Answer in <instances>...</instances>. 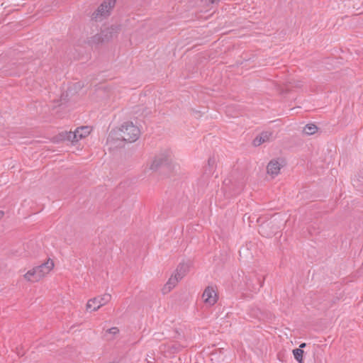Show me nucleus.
<instances>
[{
  "label": "nucleus",
  "mask_w": 363,
  "mask_h": 363,
  "mask_svg": "<svg viewBox=\"0 0 363 363\" xmlns=\"http://www.w3.org/2000/svg\"><path fill=\"white\" fill-rule=\"evenodd\" d=\"M203 301L209 306L214 305L217 301V294L212 286H208L203 293Z\"/></svg>",
  "instance_id": "obj_6"
},
{
  "label": "nucleus",
  "mask_w": 363,
  "mask_h": 363,
  "mask_svg": "<svg viewBox=\"0 0 363 363\" xmlns=\"http://www.w3.org/2000/svg\"><path fill=\"white\" fill-rule=\"evenodd\" d=\"M281 167L282 165L277 160H272L268 163L267 167V173L272 177H274L279 174Z\"/></svg>",
  "instance_id": "obj_10"
},
{
  "label": "nucleus",
  "mask_w": 363,
  "mask_h": 363,
  "mask_svg": "<svg viewBox=\"0 0 363 363\" xmlns=\"http://www.w3.org/2000/svg\"><path fill=\"white\" fill-rule=\"evenodd\" d=\"M293 354H294V358L299 363H301L302 362V359H303V351L300 348H297V349H295L293 350Z\"/></svg>",
  "instance_id": "obj_16"
},
{
  "label": "nucleus",
  "mask_w": 363,
  "mask_h": 363,
  "mask_svg": "<svg viewBox=\"0 0 363 363\" xmlns=\"http://www.w3.org/2000/svg\"><path fill=\"white\" fill-rule=\"evenodd\" d=\"M181 279H179L177 275H172L164 286L162 291L164 294L169 292L180 281Z\"/></svg>",
  "instance_id": "obj_11"
},
{
  "label": "nucleus",
  "mask_w": 363,
  "mask_h": 363,
  "mask_svg": "<svg viewBox=\"0 0 363 363\" xmlns=\"http://www.w3.org/2000/svg\"><path fill=\"white\" fill-rule=\"evenodd\" d=\"M105 42L101 32L88 38V43L91 46L96 45Z\"/></svg>",
  "instance_id": "obj_14"
},
{
  "label": "nucleus",
  "mask_w": 363,
  "mask_h": 363,
  "mask_svg": "<svg viewBox=\"0 0 363 363\" xmlns=\"http://www.w3.org/2000/svg\"><path fill=\"white\" fill-rule=\"evenodd\" d=\"M4 213L2 211H0V220L3 218Z\"/></svg>",
  "instance_id": "obj_20"
},
{
  "label": "nucleus",
  "mask_w": 363,
  "mask_h": 363,
  "mask_svg": "<svg viewBox=\"0 0 363 363\" xmlns=\"http://www.w3.org/2000/svg\"><path fill=\"white\" fill-rule=\"evenodd\" d=\"M189 265L186 263H180L177 267L175 272V275L177 276L179 279H182L189 272Z\"/></svg>",
  "instance_id": "obj_12"
},
{
  "label": "nucleus",
  "mask_w": 363,
  "mask_h": 363,
  "mask_svg": "<svg viewBox=\"0 0 363 363\" xmlns=\"http://www.w3.org/2000/svg\"><path fill=\"white\" fill-rule=\"evenodd\" d=\"M318 130V128L314 124H308L303 128V133L306 135H313Z\"/></svg>",
  "instance_id": "obj_15"
},
{
  "label": "nucleus",
  "mask_w": 363,
  "mask_h": 363,
  "mask_svg": "<svg viewBox=\"0 0 363 363\" xmlns=\"http://www.w3.org/2000/svg\"><path fill=\"white\" fill-rule=\"evenodd\" d=\"M113 140H114L113 134V133H110L108 137L107 141L109 143H112Z\"/></svg>",
  "instance_id": "obj_18"
},
{
  "label": "nucleus",
  "mask_w": 363,
  "mask_h": 363,
  "mask_svg": "<svg viewBox=\"0 0 363 363\" xmlns=\"http://www.w3.org/2000/svg\"><path fill=\"white\" fill-rule=\"evenodd\" d=\"M108 332L111 334L116 335L119 333V330L117 327H113L108 330Z\"/></svg>",
  "instance_id": "obj_17"
},
{
  "label": "nucleus",
  "mask_w": 363,
  "mask_h": 363,
  "mask_svg": "<svg viewBox=\"0 0 363 363\" xmlns=\"http://www.w3.org/2000/svg\"><path fill=\"white\" fill-rule=\"evenodd\" d=\"M121 30L120 26L113 25L101 30L104 42L111 40L116 37Z\"/></svg>",
  "instance_id": "obj_7"
},
{
  "label": "nucleus",
  "mask_w": 363,
  "mask_h": 363,
  "mask_svg": "<svg viewBox=\"0 0 363 363\" xmlns=\"http://www.w3.org/2000/svg\"><path fill=\"white\" fill-rule=\"evenodd\" d=\"M54 262L52 259H48L45 263L35 267L37 274L40 276V279H43L53 269Z\"/></svg>",
  "instance_id": "obj_8"
},
{
  "label": "nucleus",
  "mask_w": 363,
  "mask_h": 363,
  "mask_svg": "<svg viewBox=\"0 0 363 363\" xmlns=\"http://www.w3.org/2000/svg\"><path fill=\"white\" fill-rule=\"evenodd\" d=\"M111 299V296L109 294H105L101 296L91 298L86 303V311H96L101 306L108 303Z\"/></svg>",
  "instance_id": "obj_5"
},
{
  "label": "nucleus",
  "mask_w": 363,
  "mask_h": 363,
  "mask_svg": "<svg viewBox=\"0 0 363 363\" xmlns=\"http://www.w3.org/2000/svg\"><path fill=\"white\" fill-rule=\"evenodd\" d=\"M116 0H104L98 9L92 13L91 18L95 21H101L108 16L111 11L115 6Z\"/></svg>",
  "instance_id": "obj_3"
},
{
  "label": "nucleus",
  "mask_w": 363,
  "mask_h": 363,
  "mask_svg": "<svg viewBox=\"0 0 363 363\" xmlns=\"http://www.w3.org/2000/svg\"><path fill=\"white\" fill-rule=\"evenodd\" d=\"M263 285V281H260L259 287H262Z\"/></svg>",
  "instance_id": "obj_22"
},
{
  "label": "nucleus",
  "mask_w": 363,
  "mask_h": 363,
  "mask_svg": "<svg viewBox=\"0 0 363 363\" xmlns=\"http://www.w3.org/2000/svg\"><path fill=\"white\" fill-rule=\"evenodd\" d=\"M162 167L169 170L174 168L172 152L168 149L157 155L150 166V169L155 171Z\"/></svg>",
  "instance_id": "obj_1"
},
{
  "label": "nucleus",
  "mask_w": 363,
  "mask_h": 363,
  "mask_svg": "<svg viewBox=\"0 0 363 363\" xmlns=\"http://www.w3.org/2000/svg\"><path fill=\"white\" fill-rule=\"evenodd\" d=\"M140 129L133 122H125L118 130V135L122 141L133 143L139 138Z\"/></svg>",
  "instance_id": "obj_2"
},
{
  "label": "nucleus",
  "mask_w": 363,
  "mask_h": 363,
  "mask_svg": "<svg viewBox=\"0 0 363 363\" xmlns=\"http://www.w3.org/2000/svg\"><path fill=\"white\" fill-rule=\"evenodd\" d=\"M206 1L208 4H215V3L218 2L219 0H206Z\"/></svg>",
  "instance_id": "obj_19"
},
{
  "label": "nucleus",
  "mask_w": 363,
  "mask_h": 363,
  "mask_svg": "<svg viewBox=\"0 0 363 363\" xmlns=\"http://www.w3.org/2000/svg\"><path fill=\"white\" fill-rule=\"evenodd\" d=\"M306 347V343H301L299 346V348L301 349L303 347Z\"/></svg>",
  "instance_id": "obj_21"
},
{
  "label": "nucleus",
  "mask_w": 363,
  "mask_h": 363,
  "mask_svg": "<svg viewBox=\"0 0 363 363\" xmlns=\"http://www.w3.org/2000/svg\"><path fill=\"white\" fill-rule=\"evenodd\" d=\"M273 138V133L271 131L262 132L259 135L257 136L253 140L255 146H259L262 143L269 142Z\"/></svg>",
  "instance_id": "obj_9"
},
{
  "label": "nucleus",
  "mask_w": 363,
  "mask_h": 363,
  "mask_svg": "<svg viewBox=\"0 0 363 363\" xmlns=\"http://www.w3.org/2000/svg\"><path fill=\"white\" fill-rule=\"evenodd\" d=\"M23 277H24L25 279H26L28 281H31V282H36V281H38L40 280V279L39 277L40 276L37 274V271L35 267L33 268L32 269L28 271L24 274Z\"/></svg>",
  "instance_id": "obj_13"
},
{
  "label": "nucleus",
  "mask_w": 363,
  "mask_h": 363,
  "mask_svg": "<svg viewBox=\"0 0 363 363\" xmlns=\"http://www.w3.org/2000/svg\"><path fill=\"white\" fill-rule=\"evenodd\" d=\"M90 133V127L82 126L80 128H77L74 132L69 131L64 133L63 139L74 143L86 137Z\"/></svg>",
  "instance_id": "obj_4"
}]
</instances>
